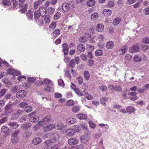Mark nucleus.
I'll use <instances>...</instances> for the list:
<instances>
[{"instance_id":"1","label":"nucleus","mask_w":149,"mask_h":149,"mask_svg":"<svg viewBox=\"0 0 149 149\" xmlns=\"http://www.w3.org/2000/svg\"><path fill=\"white\" fill-rule=\"evenodd\" d=\"M51 139L49 140H47L45 141L44 143L46 145L49 146V144L53 143L56 141H58L59 139V134L57 132H55L51 136Z\"/></svg>"},{"instance_id":"2","label":"nucleus","mask_w":149,"mask_h":149,"mask_svg":"<svg viewBox=\"0 0 149 149\" xmlns=\"http://www.w3.org/2000/svg\"><path fill=\"white\" fill-rule=\"evenodd\" d=\"M43 81L44 83L46 85V86L44 88V90L45 91L50 92L51 88L53 86V82L48 79H44Z\"/></svg>"},{"instance_id":"3","label":"nucleus","mask_w":149,"mask_h":149,"mask_svg":"<svg viewBox=\"0 0 149 149\" xmlns=\"http://www.w3.org/2000/svg\"><path fill=\"white\" fill-rule=\"evenodd\" d=\"M50 121L49 117H46L42 119L39 122L38 124L35 125L34 128L35 130H37L39 128L40 126H43L44 125H47L48 123Z\"/></svg>"},{"instance_id":"4","label":"nucleus","mask_w":149,"mask_h":149,"mask_svg":"<svg viewBox=\"0 0 149 149\" xmlns=\"http://www.w3.org/2000/svg\"><path fill=\"white\" fill-rule=\"evenodd\" d=\"M35 112L33 111L29 114V116H31L29 119L30 121L35 122L38 121L39 117L37 115L35 114Z\"/></svg>"},{"instance_id":"5","label":"nucleus","mask_w":149,"mask_h":149,"mask_svg":"<svg viewBox=\"0 0 149 149\" xmlns=\"http://www.w3.org/2000/svg\"><path fill=\"white\" fill-rule=\"evenodd\" d=\"M51 120L50 119V120ZM50 120L49 121L47 125H43L44 130L45 131H49L53 129L56 126L54 124H49V122Z\"/></svg>"},{"instance_id":"6","label":"nucleus","mask_w":149,"mask_h":149,"mask_svg":"<svg viewBox=\"0 0 149 149\" xmlns=\"http://www.w3.org/2000/svg\"><path fill=\"white\" fill-rule=\"evenodd\" d=\"M79 59L78 57L77 56L75 57L71 61H70L69 65L71 68H74L76 64H78L79 63Z\"/></svg>"},{"instance_id":"7","label":"nucleus","mask_w":149,"mask_h":149,"mask_svg":"<svg viewBox=\"0 0 149 149\" xmlns=\"http://www.w3.org/2000/svg\"><path fill=\"white\" fill-rule=\"evenodd\" d=\"M5 109L4 114L7 115L13 110L12 105L11 104H8L6 106Z\"/></svg>"},{"instance_id":"8","label":"nucleus","mask_w":149,"mask_h":149,"mask_svg":"<svg viewBox=\"0 0 149 149\" xmlns=\"http://www.w3.org/2000/svg\"><path fill=\"white\" fill-rule=\"evenodd\" d=\"M26 95V93L24 90H22L18 91L16 94V97L19 98L24 97Z\"/></svg>"},{"instance_id":"9","label":"nucleus","mask_w":149,"mask_h":149,"mask_svg":"<svg viewBox=\"0 0 149 149\" xmlns=\"http://www.w3.org/2000/svg\"><path fill=\"white\" fill-rule=\"evenodd\" d=\"M63 47V52L64 55H66L68 53L69 47L68 45L66 43H64L62 45Z\"/></svg>"},{"instance_id":"10","label":"nucleus","mask_w":149,"mask_h":149,"mask_svg":"<svg viewBox=\"0 0 149 149\" xmlns=\"http://www.w3.org/2000/svg\"><path fill=\"white\" fill-rule=\"evenodd\" d=\"M130 51L132 53L137 52L139 51V48L137 45H134L130 48Z\"/></svg>"},{"instance_id":"11","label":"nucleus","mask_w":149,"mask_h":149,"mask_svg":"<svg viewBox=\"0 0 149 149\" xmlns=\"http://www.w3.org/2000/svg\"><path fill=\"white\" fill-rule=\"evenodd\" d=\"M76 121V120L72 116L69 117L66 120L67 123L69 124H73Z\"/></svg>"},{"instance_id":"12","label":"nucleus","mask_w":149,"mask_h":149,"mask_svg":"<svg viewBox=\"0 0 149 149\" xmlns=\"http://www.w3.org/2000/svg\"><path fill=\"white\" fill-rule=\"evenodd\" d=\"M75 131L72 129H69L66 130L65 134L67 136H73L74 135Z\"/></svg>"},{"instance_id":"13","label":"nucleus","mask_w":149,"mask_h":149,"mask_svg":"<svg viewBox=\"0 0 149 149\" xmlns=\"http://www.w3.org/2000/svg\"><path fill=\"white\" fill-rule=\"evenodd\" d=\"M62 8L63 10L65 12H68L70 9V5L67 3H64L62 4Z\"/></svg>"},{"instance_id":"14","label":"nucleus","mask_w":149,"mask_h":149,"mask_svg":"<svg viewBox=\"0 0 149 149\" xmlns=\"http://www.w3.org/2000/svg\"><path fill=\"white\" fill-rule=\"evenodd\" d=\"M78 142V140L74 138L70 139L68 141L69 144L71 145L76 144Z\"/></svg>"},{"instance_id":"15","label":"nucleus","mask_w":149,"mask_h":149,"mask_svg":"<svg viewBox=\"0 0 149 149\" xmlns=\"http://www.w3.org/2000/svg\"><path fill=\"white\" fill-rule=\"evenodd\" d=\"M42 141L40 138L39 137H36L34 138L32 141L33 144L35 145H37L40 143Z\"/></svg>"},{"instance_id":"16","label":"nucleus","mask_w":149,"mask_h":149,"mask_svg":"<svg viewBox=\"0 0 149 149\" xmlns=\"http://www.w3.org/2000/svg\"><path fill=\"white\" fill-rule=\"evenodd\" d=\"M104 29V26L101 24H98L96 26L95 29L98 32H101Z\"/></svg>"},{"instance_id":"17","label":"nucleus","mask_w":149,"mask_h":149,"mask_svg":"<svg viewBox=\"0 0 149 149\" xmlns=\"http://www.w3.org/2000/svg\"><path fill=\"white\" fill-rule=\"evenodd\" d=\"M89 138L88 136L87 135H83L81 138V141L82 143H85L88 141Z\"/></svg>"},{"instance_id":"18","label":"nucleus","mask_w":149,"mask_h":149,"mask_svg":"<svg viewBox=\"0 0 149 149\" xmlns=\"http://www.w3.org/2000/svg\"><path fill=\"white\" fill-rule=\"evenodd\" d=\"M31 125V123H24L21 125V127L24 129H27L30 127Z\"/></svg>"},{"instance_id":"19","label":"nucleus","mask_w":149,"mask_h":149,"mask_svg":"<svg viewBox=\"0 0 149 149\" xmlns=\"http://www.w3.org/2000/svg\"><path fill=\"white\" fill-rule=\"evenodd\" d=\"M77 50L80 52H83L85 51L84 45L81 43H79L77 47Z\"/></svg>"},{"instance_id":"20","label":"nucleus","mask_w":149,"mask_h":149,"mask_svg":"<svg viewBox=\"0 0 149 149\" xmlns=\"http://www.w3.org/2000/svg\"><path fill=\"white\" fill-rule=\"evenodd\" d=\"M39 12L40 15L44 16L46 14V10L44 7H40L39 10Z\"/></svg>"},{"instance_id":"21","label":"nucleus","mask_w":149,"mask_h":149,"mask_svg":"<svg viewBox=\"0 0 149 149\" xmlns=\"http://www.w3.org/2000/svg\"><path fill=\"white\" fill-rule=\"evenodd\" d=\"M103 14L105 16H110L111 14V11L109 9H104L103 11Z\"/></svg>"},{"instance_id":"22","label":"nucleus","mask_w":149,"mask_h":149,"mask_svg":"<svg viewBox=\"0 0 149 149\" xmlns=\"http://www.w3.org/2000/svg\"><path fill=\"white\" fill-rule=\"evenodd\" d=\"M127 47L125 45L123 46L118 51V53L120 54H123L127 52Z\"/></svg>"},{"instance_id":"23","label":"nucleus","mask_w":149,"mask_h":149,"mask_svg":"<svg viewBox=\"0 0 149 149\" xmlns=\"http://www.w3.org/2000/svg\"><path fill=\"white\" fill-rule=\"evenodd\" d=\"M55 9L54 8L51 7L48 8L46 10V14L49 15H52L54 12Z\"/></svg>"},{"instance_id":"24","label":"nucleus","mask_w":149,"mask_h":149,"mask_svg":"<svg viewBox=\"0 0 149 149\" xmlns=\"http://www.w3.org/2000/svg\"><path fill=\"white\" fill-rule=\"evenodd\" d=\"M98 17V14L97 13H95L91 14V20L94 21L96 20Z\"/></svg>"},{"instance_id":"25","label":"nucleus","mask_w":149,"mask_h":149,"mask_svg":"<svg viewBox=\"0 0 149 149\" xmlns=\"http://www.w3.org/2000/svg\"><path fill=\"white\" fill-rule=\"evenodd\" d=\"M114 43L113 41H109L106 44V47L108 49H112L113 47Z\"/></svg>"},{"instance_id":"26","label":"nucleus","mask_w":149,"mask_h":149,"mask_svg":"<svg viewBox=\"0 0 149 149\" xmlns=\"http://www.w3.org/2000/svg\"><path fill=\"white\" fill-rule=\"evenodd\" d=\"M22 6L21 8H22V9L20 10L19 11L22 13H25L27 10L28 5L27 3H25L24 5H23L22 4Z\"/></svg>"},{"instance_id":"27","label":"nucleus","mask_w":149,"mask_h":149,"mask_svg":"<svg viewBox=\"0 0 149 149\" xmlns=\"http://www.w3.org/2000/svg\"><path fill=\"white\" fill-rule=\"evenodd\" d=\"M32 134L31 132L29 131H27L25 132L23 135V136L24 138H28Z\"/></svg>"},{"instance_id":"28","label":"nucleus","mask_w":149,"mask_h":149,"mask_svg":"<svg viewBox=\"0 0 149 149\" xmlns=\"http://www.w3.org/2000/svg\"><path fill=\"white\" fill-rule=\"evenodd\" d=\"M9 125L12 129H16L19 126L18 124L15 122H10Z\"/></svg>"},{"instance_id":"29","label":"nucleus","mask_w":149,"mask_h":149,"mask_svg":"<svg viewBox=\"0 0 149 149\" xmlns=\"http://www.w3.org/2000/svg\"><path fill=\"white\" fill-rule=\"evenodd\" d=\"M127 111L129 113H133L135 111L134 108L132 106H128L126 108Z\"/></svg>"},{"instance_id":"30","label":"nucleus","mask_w":149,"mask_h":149,"mask_svg":"<svg viewBox=\"0 0 149 149\" xmlns=\"http://www.w3.org/2000/svg\"><path fill=\"white\" fill-rule=\"evenodd\" d=\"M99 126H100L101 128L104 127V130H103V132H105L109 128V126L107 124L102 123L99 124Z\"/></svg>"},{"instance_id":"31","label":"nucleus","mask_w":149,"mask_h":149,"mask_svg":"<svg viewBox=\"0 0 149 149\" xmlns=\"http://www.w3.org/2000/svg\"><path fill=\"white\" fill-rule=\"evenodd\" d=\"M121 21V19L119 17H117L114 19L113 21V24L114 25H117L119 24Z\"/></svg>"},{"instance_id":"32","label":"nucleus","mask_w":149,"mask_h":149,"mask_svg":"<svg viewBox=\"0 0 149 149\" xmlns=\"http://www.w3.org/2000/svg\"><path fill=\"white\" fill-rule=\"evenodd\" d=\"M56 126L58 130H60L63 128L64 125L62 122H59L57 124Z\"/></svg>"},{"instance_id":"33","label":"nucleus","mask_w":149,"mask_h":149,"mask_svg":"<svg viewBox=\"0 0 149 149\" xmlns=\"http://www.w3.org/2000/svg\"><path fill=\"white\" fill-rule=\"evenodd\" d=\"M86 116L85 114H79L77 115V117L80 120L86 119Z\"/></svg>"},{"instance_id":"34","label":"nucleus","mask_w":149,"mask_h":149,"mask_svg":"<svg viewBox=\"0 0 149 149\" xmlns=\"http://www.w3.org/2000/svg\"><path fill=\"white\" fill-rule=\"evenodd\" d=\"M134 60L136 62H139L141 61V58L140 56L137 55L134 56Z\"/></svg>"},{"instance_id":"35","label":"nucleus","mask_w":149,"mask_h":149,"mask_svg":"<svg viewBox=\"0 0 149 149\" xmlns=\"http://www.w3.org/2000/svg\"><path fill=\"white\" fill-rule=\"evenodd\" d=\"M56 26V24L55 22L51 23L49 26V28L50 30H54Z\"/></svg>"},{"instance_id":"36","label":"nucleus","mask_w":149,"mask_h":149,"mask_svg":"<svg viewBox=\"0 0 149 149\" xmlns=\"http://www.w3.org/2000/svg\"><path fill=\"white\" fill-rule=\"evenodd\" d=\"M84 78L87 80H89L90 77V75L88 71H85L84 72Z\"/></svg>"},{"instance_id":"37","label":"nucleus","mask_w":149,"mask_h":149,"mask_svg":"<svg viewBox=\"0 0 149 149\" xmlns=\"http://www.w3.org/2000/svg\"><path fill=\"white\" fill-rule=\"evenodd\" d=\"M11 139L12 143H15L18 142L19 137H11Z\"/></svg>"},{"instance_id":"38","label":"nucleus","mask_w":149,"mask_h":149,"mask_svg":"<svg viewBox=\"0 0 149 149\" xmlns=\"http://www.w3.org/2000/svg\"><path fill=\"white\" fill-rule=\"evenodd\" d=\"M75 92L79 96H81L84 95L82 91L78 88L75 89Z\"/></svg>"},{"instance_id":"39","label":"nucleus","mask_w":149,"mask_h":149,"mask_svg":"<svg viewBox=\"0 0 149 149\" xmlns=\"http://www.w3.org/2000/svg\"><path fill=\"white\" fill-rule=\"evenodd\" d=\"M9 131V128L5 126H3L1 129V131L4 133L7 132Z\"/></svg>"},{"instance_id":"40","label":"nucleus","mask_w":149,"mask_h":149,"mask_svg":"<svg viewBox=\"0 0 149 149\" xmlns=\"http://www.w3.org/2000/svg\"><path fill=\"white\" fill-rule=\"evenodd\" d=\"M26 16L28 19L29 20L31 19L33 17V14L31 13V11H29L27 12L26 13Z\"/></svg>"},{"instance_id":"41","label":"nucleus","mask_w":149,"mask_h":149,"mask_svg":"<svg viewBox=\"0 0 149 149\" xmlns=\"http://www.w3.org/2000/svg\"><path fill=\"white\" fill-rule=\"evenodd\" d=\"M80 107L78 106H76L72 108V110L73 112L76 113L79 111Z\"/></svg>"},{"instance_id":"42","label":"nucleus","mask_w":149,"mask_h":149,"mask_svg":"<svg viewBox=\"0 0 149 149\" xmlns=\"http://www.w3.org/2000/svg\"><path fill=\"white\" fill-rule=\"evenodd\" d=\"M12 91L14 92H16L20 89V87L19 86H14L11 88Z\"/></svg>"},{"instance_id":"43","label":"nucleus","mask_w":149,"mask_h":149,"mask_svg":"<svg viewBox=\"0 0 149 149\" xmlns=\"http://www.w3.org/2000/svg\"><path fill=\"white\" fill-rule=\"evenodd\" d=\"M2 3L5 6H10L11 5V3L9 0H3Z\"/></svg>"},{"instance_id":"44","label":"nucleus","mask_w":149,"mask_h":149,"mask_svg":"<svg viewBox=\"0 0 149 149\" xmlns=\"http://www.w3.org/2000/svg\"><path fill=\"white\" fill-rule=\"evenodd\" d=\"M32 110V107L31 106H28L26 107L24 109V111L27 112L29 113Z\"/></svg>"},{"instance_id":"45","label":"nucleus","mask_w":149,"mask_h":149,"mask_svg":"<svg viewBox=\"0 0 149 149\" xmlns=\"http://www.w3.org/2000/svg\"><path fill=\"white\" fill-rule=\"evenodd\" d=\"M102 54V51L100 50H96L95 52V55L96 56H100Z\"/></svg>"},{"instance_id":"46","label":"nucleus","mask_w":149,"mask_h":149,"mask_svg":"<svg viewBox=\"0 0 149 149\" xmlns=\"http://www.w3.org/2000/svg\"><path fill=\"white\" fill-rule=\"evenodd\" d=\"M99 88L102 91L105 92L107 90V88L106 86L101 85L99 87Z\"/></svg>"},{"instance_id":"47","label":"nucleus","mask_w":149,"mask_h":149,"mask_svg":"<svg viewBox=\"0 0 149 149\" xmlns=\"http://www.w3.org/2000/svg\"><path fill=\"white\" fill-rule=\"evenodd\" d=\"M97 39L99 41H103L104 39V36L102 35H98L97 36Z\"/></svg>"},{"instance_id":"48","label":"nucleus","mask_w":149,"mask_h":149,"mask_svg":"<svg viewBox=\"0 0 149 149\" xmlns=\"http://www.w3.org/2000/svg\"><path fill=\"white\" fill-rule=\"evenodd\" d=\"M142 42L144 43L149 44V38L146 37L142 39Z\"/></svg>"},{"instance_id":"49","label":"nucleus","mask_w":149,"mask_h":149,"mask_svg":"<svg viewBox=\"0 0 149 149\" xmlns=\"http://www.w3.org/2000/svg\"><path fill=\"white\" fill-rule=\"evenodd\" d=\"M50 17L49 15H46L44 19V21L46 24H47L50 21Z\"/></svg>"},{"instance_id":"50","label":"nucleus","mask_w":149,"mask_h":149,"mask_svg":"<svg viewBox=\"0 0 149 149\" xmlns=\"http://www.w3.org/2000/svg\"><path fill=\"white\" fill-rule=\"evenodd\" d=\"M40 14L39 12L35 11L34 12V17L36 20H37L40 17Z\"/></svg>"},{"instance_id":"51","label":"nucleus","mask_w":149,"mask_h":149,"mask_svg":"<svg viewBox=\"0 0 149 149\" xmlns=\"http://www.w3.org/2000/svg\"><path fill=\"white\" fill-rule=\"evenodd\" d=\"M61 13L59 12H57L54 16V19L55 20L58 19L60 17Z\"/></svg>"},{"instance_id":"52","label":"nucleus","mask_w":149,"mask_h":149,"mask_svg":"<svg viewBox=\"0 0 149 149\" xmlns=\"http://www.w3.org/2000/svg\"><path fill=\"white\" fill-rule=\"evenodd\" d=\"M74 104V102L72 100H69L67 102V105L69 106H71L73 105Z\"/></svg>"},{"instance_id":"53","label":"nucleus","mask_w":149,"mask_h":149,"mask_svg":"<svg viewBox=\"0 0 149 149\" xmlns=\"http://www.w3.org/2000/svg\"><path fill=\"white\" fill-rule=\"evenodd\" d=\"M94 1L93 0H91L87 2V5L89 6H91L94 5Z\"/></svg>"},{"instance_id":"54","label":"nucleus","mask_w":149,"mask_h":149,"mask_svg":"<svg viewBox=\"0 0 149 149\" xmlns=\"http://www.w3.org/2000/svg\"><path fill=\"white\" fill-rule=\"evenodd\" d=\"M84 96L88 100H91L93 98V97L92 95L87 93H86L84 94Z\"/></svg>"},{"instance_id":"55","label":"nucleus","mask_w":149,"mask_h":149,"mask_svg":"<svg viewBox=\"0 0 149 149\" xmlns=\"http://www.w3.org/2000/svg\"><path fill=\"white\" fill-rule=\"evenodd\" d=\"M7 91V90L5 88H4L1 90L0 93V96H3L5 94Z\"/></svg>"},{"instance_id":"56","label":"nucleus","mask_w":149,"mask_h":149,"mask_svg":"<svg viewBox=\"0 0 149 149\" xmlns=\"http://www.w3.org/2000/svg\"><path fill=\"white\" fill-rule=\"evenodd\" d=\"M60 33V31L58 29H56L53 32L54 36H59Z\"/></svg>"},{"instance_id":"57","label":"nucleus","mask_w":149,"mask_h":149,"mask_svg":"<svg viewBox=\"0 0 149 149\" xmlns=\"http://www.w3.org/2000/svg\"><path fill=\"white\" fill-rule=\"evenodd\" d=\"M19 130H17L14 132L12 135L11 137H18V135L19 133Z\"/></svg>"},{"instance_id":"58","label":"nucleus","mask_w":149,"mask_h":149,"mask_svg":"<svg viewBox=\"0 0 149 149\" xmlns=\"http://www.w3.org/2000/svg\"><path fill=\"white\" fill-rule=\"evenodd\" d=\"M143 13L146 15L149 14V8H145L143 10Z\"/></svg>"},{"instance_id":"59","label":"nucleus","mask_w":149,"mask_h":149,"mask_svg":"<svg viewBox=\"0 0 149 149\" xmlns=\"http://www.w3.org/2000/svg\"><path fill=\"white\" fill-rule=\"evenodd\" d=\"M149 49V46L147 45H143L142 46V50L144 52L146 51Z\"/></svg>"},{"instance_id":"60","label":"nucleus","mask_w":149,"mask_h":149,"mask_svg":"<svg viewBox=\"0 0 149 149\" xmlns=\"http://www.w3.org/2000/svg\"><path fill=\"white\" fill-rule=\"evenodd\" d=\"M79 40L80 42L84 43L86 42V39L84 37L82 36L80 37V38H79Z\"/></svg>"},{"instance_id":"61","label":"nucleus","mask_w":149,"mask_h":149,"mask_svg":"<svg viewBox=\"0 0 149 149\" xmlns=\"http://www.w3.org/2000/svg\"><path fill=\"white\" fill-rule=\"evenodd\" d=\"M114 91H122V88L121 87L119 86H116L115 87Z\"/></svg>"},{"instance_id":"62","label":"nucleus","mask_w":149,"mask_h":149,"mask_svg":"<svg viewBox=\"0 0 149 149\" xmlns=\"http://www.w3.org/2000/svg\"><path fill=\"white\" fill-rule=\"evenodd\" d=\"M58 83L59 85L60 86H64V82L62 79H59L58 80Z\"/></svg>"},{"instance_id":"63","label":"nucleus","mask_w":149,"mask_h":149,"mask_svg":"<svg viewBox=\"0 0 149 149\" xmlns=\"http://www.w3.org/2000/svg\"><path fill=\"white\" fill-rule=\"evenodd\" d=\"M17 79L19 81H22L23 80L25 79H26V77L24 76H20L17 77Z\"/></svg>"},{"instance_id":"64","label":"nucleus","mask_w":149,"mask_h":149,"mask_svg":"<svg viewBox=\"0 0 149 149\" xmlns=\"http://www.w3.org/2000/svg\"><path fill=\"white\" fill-rule=\"evenodd\" d=\"M51 149H61L59 148V143L56 144L51 147Z\"/></svg>"}]
</instances>
